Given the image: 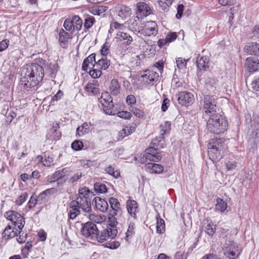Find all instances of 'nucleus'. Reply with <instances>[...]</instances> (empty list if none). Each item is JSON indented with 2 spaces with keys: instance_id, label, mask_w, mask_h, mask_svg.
<instances>
[{
  "instance_id": "obj_1",
  "label": "nucleus",
  "mask_w": 259,
  "mask_h": 259,
  "mask_svg": "<svg viewBox=\"0 0 259 259\" xmlns=\"http://www.w3.org/2000/svg\"><path fill=\"white\" fill-rule=\"evenodd\" d=\"M44 75L42 67L37 63L24 66L21 70L19 83L21 90L28 91L37 86Z\"/></svg>"
},
{
  "instance_id": "obj_2",
  "label": "nucleus",
  "mask_w": 259,
  "mask_h": 259,
  "mask_svg": "<svg viewBox=\"0 0 259 259\" xmlns=\"http://www.w3.org/2000/svg\"><path fill=\"white\" fill-rule=\"evenodd\" d=\"M208 155L213 162H219L224 156L227 151V146L223 139H211L207 144Z\"/></svg>"
},
{
  "instance_id": "obj_3",
  "label": "nucleus",
  "mask_w": 259,
  "mask_h": 259,
  "mask_svg": "<svg viewBox=\"0 0 259 259\" xmlns=\"http://www.w3.org/2000/svg\"><path fill=\"white\" fill-rule=\"evenodd\" d=\"M210 117L207 122L206 128L208 132L214 134L224 133L228 126L227 120L219 113L209 116Z\"/></svg>"
},
{
  "instance_id": "obj_4",
  "label": "nucleus",
  "mask_w": 259,
  "mask_h": 259,
  "mask_svg": "<svg viewBox=\"0 0 259 259\" xmlns=\"http://www.w3.org/2000/svg\"><path fill=\"white\" fill-rule=\"evenodd\" d=\"M117 234V230L115 225L110 224L107 226V228L103 229L99 232L98 230L97 236L95 238L94 241H97L99 242H103L106 241L108 238H114Z\"/></svg>"
},
{
  "instance_id": "obj_5",
  "label": "nucleus",
  "mask_w": 259,
  "mask_h": 259,
  "mask_svg": "<svg viewBox=\"0 0 259 259\" xmlns=\"http://www.w3.org/2000/svg\"><path fill=\"white\" fill-rule=\"evenodd\" d=\"M217 101L213 95H205L203 100L202 109L204 113L210 116L218 113Z\"/></svg>"
},
{
  "instance_id": "obj_6",
  "label": "nucleus",
  "mask_w": 259,
  "mask_h": 259,
  "mask_svg": "<svg viewBox=\"0 0 259 259\" xmlns=\"http://www.w3.org/2000/svg\"><path fill=\"white\" fill-rule=\"evenodd\" d=\"M82 24L81 19L77 15H74L65 20L63 26L67 31L73 33L80 30L82 27Z\"/></svg>"
},
{
  "instance_id": "obj_7",
  "label": "nucleus",
  "mask_w": 259,
  "mask_h": 259,
  "mask_svg": "<svg viewBox=\"0 0 259 259\" xmlns=\"http://www.w3.org/2000/svg\"><path fill=\"white\" fill-rule=\"evenodd\" d=\"M4 217L17 227L18 231L20 232L25 224L24 218L18 212L14 210H9L4 213Z\"/></svg>"
},
{
  "instance_id": "obj_8",
  "label": "nucleus",
  "mask_w": 259,
  "mask_h": 259,
  "mask_svg": "<svg viewBox=\"0 0 259 259\" xmlns=\"http://www.w3.org/2000/svg\"><path fill=\"white\" fill-rule=\"evenodd\" d=\"M135 31L145 36H155L158 32V26L155 21H148L142 28L136 27Z\"/></svg>"
},
{
  "instance_id": "obj_9",
  "label": "nucleus",
  "mask_w": 259,
  "mask_h": 259,
  "mask_svg": "<svg viewBox=\"0 0 259 259\" xmlns=\"http://www.w3.org/2000/svg\"><path fill=\"white\" fill-rule=\"evenodd\" d=\"M98 230V229L95 224L89 222L82 225L81 232L85 237L94 240L97 236Z\"/></svg>"
},
{
  "instance_id": "obj_10",
  "label": "nucleus",
  "mask_w": 259,
  "mask_h": 259,
  "mask_svg": "<svg viewBox=\"0 0 259 259\" xmlns=\"http://www.w3.org/2000/svg\"><path fill=\"white\" fill-rule=\"evenodd\" d=\"M107 96L108 99L99 98V102L102 104L104 113L108 115H114V105L112 99L108 93H102V97Z\"/></svg>"
},
{
  "instance_id": "obj_11",
  "label": "nucleus",
  "mask_w": 259,
  "mask_h": 259,
  "mask_svg": "<svg viewBox=\"0 0 259 259\" xmlns=\"http://www.w3.org/2000/svg\"><path fill=\"white\" fill-rule=\"evenodd\" d=\"M178 100L181 105L188 106L193 103L194 97L190 92H182L178 95Z\"/></svg>"
},
{
  "instance_id": "obj_12",
  "label": "nucleus",
  "mask_w": 259,
  "mask_h": 259,
  "mask_svg": "<svg viewBox=\"0 0 259 259\" xmlns=\"http://www.w3.org/2000/svg\"><path fill=\"white\" fill-rule=\"evenodd\" d=\"M72 202L84 212H89L92 210L90 198L77 197L76 200H73Z\"/></svg>"
},
{
  "instance_id": "obj_13",
  "label": "nucleus",
  "mask_w": 259,
  "mask_h": 259,
  "mask_svg": "<svg viewBox=\"0 0 259 259\" xmlns=\"http://www.w3.org/2000/svg\"><path fill=\"white\" fill-rule=\"evenodd\" d=\"M115 9L117 15L122 20L129 17L132 13L131 9L124 5H118Z\"/></svg>"
},
{
  "instance_id": "obj_14",
  "label": "nucleus",
  "mask_w": 259,
  "mask_h": 259,
  "mask_svg": "<svg viewBox=\"0 0 259 259\" xmlns=\"http://www.w3.org/2000/svg\"><path fill=\"white\" fill-rule=\"evenodd\" d=\"M245 66L250 72H255L259 70V60L254 57H248L246 59Z\"/></svg>"
},
{
  "instance_id": "obj_15",
  "label": "nucleus",
  "mask_w": 259,
  "mask_h": 259,
  "mask_svg": "<svg viewBox=\"0 0 259 259\" xmlns=\"http://www.w3.org/2000/svg\"><path fill=\"white\" fill-rule=\"evenodd\" d=\"M96 66V54L93 53L86 58L82 64V70L87 71L88 69L93 68Z\"/></svg>"
},
{
  "instance_id": "obj_16",
  "label": "nucleus",
  "mask_w": 259,
  "mask_h": 259,
  "mask_svg": "<svg viewBox=\"0 0 259 259\" xmlns=\"http://www.w3.org/2000/svg\"><path fill=\"white\" fill-rule=\"evenodd\" d=\"M137 13L141 17H146L151 13V10L149 5L145 2L137 4Z\"/></svg>"
},
{
  "instance_id": "obj_17",
  "label": "nucleus",
  "mask_w": 259,
  "mask_h": 259,
  "mask_svg": "<svg viewBox=\"0 0 259 259\" xmlns=\"http://www.w3.org/2000/svg\"><path fill=\"white\" fill-rule=\"evenodd\" d=\"M143 81L150 84L152 82L156 81L159 78V74L153 70H146L141 75Z\"/></svg>"
},
{
  "instance_id": "obj_18",
  "label": "nucleus",
  "mask_w": 259,
  "mask_h": 259,
  "mask_svg": "<svg viewBox=\"0 0 259 259\" xmlns=\"http://www.w3.org/2000/svg\"><path fill=\"white\" fill-rule=\"evenodd\" d=\"M128 212L134 219L137 218V213L138 212V204L134 200H128L126 203Z\"/></svg>"
},
{
  "instance_id": "obj_19",
  "label": "nucleus",
  "mask_w": 259,
  "mask_h": 259,
  "mask_svg": "<svg viewBox=\"0 0 259 259\" xmlns=\"http://www.w3.org/2000/svg\"><path fill=\"white\" fill-rule=\"evenodd\" d=\"M244 51L249 55L259 56V44L247 43L244 48Z\"/></svg>"
},
{
  "instance_id": "obj_20",
  "label": "nucleus",
  "mask_w": 259,
  "mask_h": 259,
  "mask_svg": "<svg viewBox=\"0 0 259 259\" xmlns=\"http://www.w3.org/2000/svg\"><path fill=\"white\" fill-rule=\"evenodd\" d=\"M146 169L152 174H161L163 171V167L159 164L152 162L147 163L145 164Z\"/></svg>"
},
{
  "instance_id": "obj_21",
  "label": "nucleus",
  "mask_w": 259,
  "mask_h": 259,
  "mask_svg": "<svg viewBox=\"0 0 259 259\" xmlns=\"http://www.w3.org/2000/svg\"><path fill=\"white\" fill-rule=\"evenodd\" d=\"M95 207L97 209L99 210L101 212H105L108 208V204L106 201L99 197H96L94 200Z\"/></svg>"
},
{
  "instance_id": "obj_22",
  "label": "nucleus",
  "mask_w": 259,
  "mask_h": 259,
  "mask_svg": "<svg viewBox=\"0 0 259 259\" xmlns=\"http://www.w3.org/2000/svg\"><path fill=\"white\" fill-rule=\"evenodd\" d=\"M15 229H16L15 231L14 228H12V227L10 225H8L5 228L2 233L3 238L6 240H8L17 236L18 229H17L16 227H15Z\"/></svg>"
},
{
  "instance_id": "obj_23",
  "label": "nucleus",
  "mask_w": 259,
  "mask_h": 259,
  "mask_svg": "<svg viewBox=\"0 0 259 259\" xmlns=\"http://www.w3.org/2000/svg\"><path fill=\"white\" fill-rule=\"evenodd\" d=\"M117 37L123 45H130L133 41L132 37L127 33L119 31L117 33Z\"/></svg>"
},
{
  "instance_id": "obj_24",
  "label": "nucleus",
  "mask_w": 259,
  "mask_h": 259,
  "mask_svg": "<svg viewBox=\"0 0 259 259\" xmlns=\"http://www.w3.org/2000/svg\"><path fill=\"white\" fill-rule=\"evenodd\" d=\"M69 171V169L68 168H64L61 170L56 171L51 176V182L60 181L62 178L66 177Z\"/></svg>"
},
{
  "instance_id": "obj_25",
  "label": "nucleus",
  "mask_w": 259,
  "mask_h": 259,
  "mask_svg": "<svg viewBox=\"0 0 259 259\" xmlns=\"http://www.w3.org/2000/svg\"><path fill=\"white\" fill-rule=\"evenodd\" d=\"M58 66L57 64L50 63L47 64L46 69V74L51 78L56 77L58 72Z\"/></svg>"
},
{
  "instance_id": "obj_26",
  "label": "nucleus",
  "mask_w": 259,
  "mask_h": 259,
  "mask_svg": "<svg viewBox=\"0 0 259 259\" xmlns=\"http://www.w3.org/2000/svg\"><path fill=\"white\" fill-rule=\"evenodd\" d=\"M91 124L84 122L81 126H78L76 131V136L81 137L89 133L91 131Z\"/></svg>"
},
{
  "instance_id": "obj_27",
  "label": "nucleus",
  "mask_w": 259,
  "mask_h": 259,
  "mask_svg": "<svg viewBox=\"0 0 259 259\" xmlns=\"http://www.w3.org/2000/svg\"><path fill=\"white\" fill-rule=\"evenodd\" d=\"M109 90L110 93L113 96H116L119 94L120 91V86L118 81L116 79H113L111 80L109 85Z\"/></svg>"
},
{
  "instance_id": "obj_28",
  "label": "nucleus",
  "mask_w": 259,
  "mask_h": 259,
  "mask_svg": "<svg viewBox=\"0 0 259 259\" xmlns=\"http://www.w3.org/2000/svg\"><path fill=\"white\" fill-rule=\"evenodd\" d=\"M109 202L113 210V214L116 215L118 213H120L121 210L120 208V204L118 200L116 198L111 197L109 199Z\"/></svg>"
},
{
  "instance_id": "obj_29",
  "label": "nucleus",
  "mask_w": 259,
  "mask_h": 259,
  "mask_svg": "<svg viewBox=\"0 0 259 259\" xmlns=\"http://www.w3.org/2000/svg\"><path fill=\"white\" fill-rule=\"evenodd\" d=\"M38 161L43 164L45 166H50L54 164V158L52 155H45L44 157L41 155L37 156Z\"/></svg>"
},
{
  "instance_id": "obj_30",
  "label": "nucleus",
  "mask_w": 259,
  "mask_h": 259,
  "mask_svg": "<svg viewBox=\"0 0 259 259\" xmlns=\"http://www.w3.org/2000/svg\"><path fill=\"white\" fill-rule=\"evenodd\" d=\"M56 192L54 188L47 189L39 194L38 196V199L44 202H47L49 199V196Z\"/></svg>"
},
{
  "instance_id": "obj_31",
  "label": "nucleus",
  "mask_w": 259,
  "mask_h": 259,
  "mask_svg": "<svg viewBox=\"0 0 259 259\" xmlns=\"http://www.w3.org/2000/svg\"><path fill=\"white\" fill-rule=\"evenodd\" d=\"M209 60L206 57H198L196 61V65L200 70H206L208 67Z\"/></svg>"
},
{
  "instance_id": "obj_32",
  "label": "nucleus",
  "mask_w": 259,
  "mask_h": 259,
  "mask_svg": "<svg viewBox=\"0 0 259 259\" xmlns=\"http://www.w3.org/2000/svg\"><path fill=\"white\" fill-rule=\"evenodd\" d=\"M205 86L209 93H215V91L216 90V81L214 78H207L205 80Z\"/></svg>"
},
{
  "instance_id": "obj_33",
  "label": "nucleus",
  "mask_w": 259,
  "mask_h": 259,
  "mask_svg": "<svg viewBox=\"0 0 259 259\" xmlns=\"http://www.w3.org/2000/svg\"><path fill=\"white\" fill-rule=\"evenodd\" d=\"M79 206L71 201L70 204V211L69 213V218L74 219L80 213Z\"/></svg>"
},
{
  "instance_id": "obj_34",
  "label": "nucleus",
  "mask_w": 259,
  "mask_h": 259,
  "mask_svg": "<svg viewBox=\"0 0 259 259\" xmlns=\"http://www.w3.org/2000/svg\"><path fill=\"white\" fill-rule=\"evenodd\" d=\"M110 66V61L106 57H103L97 62L96 61V66L99 69H107Z\"/></svg>"
},
{
  "instance_id": "obj_35",
  "label": "nucleus",
  "mask_w": 259,
  "mask_h": 259,
  "mask_svg": "<svg viewBox=\"0 0 259 259\" xmlns=\"http://www.w3.org/2000/svg\"><path fill=\"white\" fill-rule=\"evenodd\" d=\"M156 231L159 234H162L165 231V222L164 221L160 218L159 214L156 217Z\"/></svg>"
},
{
  "instance_id": "obj_36",
  "label": "nucleus",
  "mask_w": 259,
  "mask_h": 259,
  "mask_svg": "<svg viewBox=\"0 0 259 259\" xmlns=\"http://www.w3.org/2000/svg\"><path fill=\"white\" fill-rule=\"evenodd\" d=\"M84 90L88 95L96 96L99 93V88L94 87L91 83H88L84 87Z\"/></svg>"
},
{
  "instance_id": "obj_37",
  "label": "nucleus",
  "mask_w": 259,
  "mask_h": 259,
  "mask_svg": "<svg viewBox=\"0 0 259 259\" xmlns=\"http://www.w3.org/2000/svg\"><path fill=\"white\" fill-rule=\"evenodd\" d=\"M224 253L230 259H235L237 257L236 249L234 245L233 247L231 244L230 247H227L224 251Z\"/></svg>"
},
{
  "instance_id": "obj_38",
  "label": "nucleus",
  "mask_w": 259,
  "mask_h": 259,
  "mask_svg": "<svg viewBox=\"0 0 259 259\" xmlns=\"http://www.w3.org/2000/svg\"><path fill=\"white\" fill-rule=\"evenodd\" d=\"M215 209L221 212H224L227 207V203L223 199L218 198L215 204Z\"/></svg>"
},
{
  "instance_id": "obj_39",
  "label": "nucleus",
  "mask_w": 259,
  "mask_h": 259,
  "mask_svg": "<svg viewBox=\"0 0 259 259\" xmlns=\"http://www.w3.org/2000/svg\"><path fill=\"white\" fill-rule=\"evenodd\" d=\"M67 176L69 177L68 182L69 184H74L80 179L82 177V173L80 171H77L75 173L68 174Z\"/></svg>"
},
{
  "instance_id": "obj_40",
  "label": "nucleus",
  "mask_w": 259,
  "mask_h": 259,
  "mask_svg": "<svg viewBox=\"0 0 259 259\" xmlns=\"http://www.w3.org/2000/svg\"><path fill=\"white\" fill-rule=\"evenodd\" d=\"M151 144L157 148H163L165 146V142L163 137L162 136L153 139L151 141Z\"/></svg>"
},
{
  "instance_id": "obj_41",
  "label": "nucleus",
  "mask_w": 259,
  "mask_h": 259,
  "mask_svg": "<svg viewBox=\"0 0 259 259\" xmlns=\"http://www.w3.org/2000/svg\"><path fill=\"white\" fill-rule=\"evenodd\" d=\"M59 41L60 44H65L70 37L69 34L63 29H61L59 32Z\"/></svg>"
},
{
  "instance_id": "obj_42",
  "label": "nucleus",
  "mask_w": 259,
  "mask_h": 259,
  "mask_svg": "<svg viewBox=\"0 0 259 259\" xmlns=\"http://www.w3.org/2000/svg\"><path fill=\"white\" fill-rule=\"evenodd\" d=\"M171 123L169 121H165L160 126V136L163 137L165 134L168 133L170 130Z\"/></svg>"
},
{
  "instance_id": "obj_43",
  "label": "nucleus",
  "mask_w": 259,
  "mask_h": 259,
  "mask_svg": "<svg viewBox=\"0 0 259 259\" xmlns=\"http://www.w3.org/2000/svg\"><path fill=\"white\" fill-rule=\"evenodd\" d=\"M59 128V125L58 123H55V124L53 125L51 129V132L52 133L53 137L52 138L54 140H58L60 139L61 136V133L60 132H58V128Z\"/></svg>"
},
{
  "instance_id": "obj_44",
  "label": "nucleus",
  "mask_w": 259,
  "mask_h": 259,
  "mask_svg": "<svg viewBox=\"0 0 259 259\" xmlns=\"http://www.w3.org/2000/svg\"><path fill=\"white\" fill-rule=\"evenodd\" d=\"M59 128V125L58 123H55V124L53 125L51 129V132L52 133L53 137L52 138L54 140H58L60 139L61 136V133L60 132H58V128Z\"/></svg>"
},
{
  "instance_id": "obj_45",
  "label": "nucleus",
  "mask_w": 259,
  "mask_h": 259,
  "mask_svg": "<svg viewBox=\"0 0 259 259\" xmlns=\"http://www.w3.org/2000/svg\"><path fill=\"white\" fill-rule=\"evenodd\" d=\"M190 58L187 59H183L182 57H179L176 59V63L177 67L179 69H184L186 68L187 64L189 61Z\"/></svg>"
},
{
  "instance_id": "obj_46",
  "label": "nucleus",
  "mask_w": 259,
  "mask_h": 259,
  "mask_svg": "<svg viewBox=\"0 0 259 259\" xmlns=\"http://www.w3.org/2000/svg\"><path fill=\"white\" fill-rule=\"evenodd\" d=\"M215 225L212 222H207V225L205 228V232L209 235L212 236L215 232Z\"/></svg>"
},
{
  "instance_id": "obj_47",
  "label": "nucleus",
  "mask_w": 259,
  "mask_h": 259,
  "mask_svg": "<svg viewBox=\"0 0 259 259\" xmlns=\"http://www.w3.org/2000/svg\"><path fill=\"white\" fill-rule=\"evenodd\" d=\"M94 190L98 193H105L107 191L106 186L100 183L94 184Z\"/></svg>"
},
{
  "instance_id": "obj_48",
  "label": "nucleus",
  "mask_w": 259,
  "mask_h": 259,
  "mask_svg": "<svg viewBox=\"0 0 259 259\" xmlns=\"http://www.w3.org/2000/svg\"><path fill=\"white\" fill-rule=\"evenodd\" d=\"M146 158L151 161L159 162L162 158V154L161 152H157L155 154L154 153L153 155V154L147 155Z\"/></svg>"
},
{
  "instance_id": "obj_49",
  "label": "nucleus",
  "mask_w": 259,
  "mask_h": 259,
  "mask_svg": "<svg viewBox=\"0 0 259 259\" xmlns=\"http://www.w3.org/2000/svg\"><path fill=\"white\" fill-rule=\"evenodd\" d=\"M95 22V19L93 16H89L85 18L83 23V28L85 29H89L92 27Z\"/></svg>"
},
{
  "instance_id": "obj_50",
  "label": "nucleus",
  "mask_w": 259,
  "mask_h": 259,
  "mask_svg": "<svg viewBox=\"0 0 259 259\" xmlns=\"http://www.w3.org/2000/svg\"><path fill=\"white\" fill-rule=\"evenodd\" d=\"M90 190L87 188H81L78 190V196L77 197L81 198H90Z\"/></svg>"
},
{
  "instance_id": "obj_51",
  "label": "nucleus",
  "mask_w": 259,
  "mask_h": 259,
  "mask_svg": "<svg viewBox=\"0 0 259 259\" xmlns=\"http://www.w3.org/2000/svg\"><path fill=\"white\" fill-rule=\"evenodd\" d=\"M107 10V7L103 6H99L93 9L92 13L95 15L100 16Z\"/></svg>"
},
{
  "instance_id": "obj_52",
  "label": "nucleus",
  "mask_w": 259,
  "mask_h": 259,
  "mask_svg": "<svg viewBox=\"0 0 259 259\" xmlns=\"http://www.w3.org/2000/svg\"><path fill=\"white\" fill-rule=\"evenodd\" d=\"M135 223L131 222L128 225V227L126 232V240H127L129 237H132L135 234Z\"/></svg>"
},
{
  "instance_id": "obj_53",
  "label": "nucleus",
  "mask_w": 259,
  "mask_h": 259,
  "mask_svg": "<svg viewBox=\"0 0 259 259\" xmlns=\"http://www.w3.org/2000/svg\"><path fill=\"white\" fill-rule=\"evenodd\" d=\"M6 123L8 124H10L12 120L16 116V114L14 111L10 110L6 112Z\"/></svg>"
},
{
  "instance_id": "obj_54",
  "label": "nucleus",
  "mask_w": 259,
  "mask_h": 259,
  "mask_svg": "<svg viewBox=\"0 0 259 259\" xmlns=\"http://www.w3.org/2000/svg\"><path fill=\"white\" fill-rule=\"evenodd\" d=\"M83 147V143L80 140H75L71 144V148L75 151L80 150Z\"/></svg>"
},
{
  "instance_id": "obj_55",
  "label": "nucleus",
  "mask_w": 259,
  "mask_h": 259,
  "mask_svg": "<svg viewBox=\"0 0 259 259\" xmlns=\"http://www.w3.org/2000/svg\"><path fill=\"white\" fill-rule=\"evenodd\" d=\"M159 6L161 7V8L165 10L167 9V8L169 7L170 5H171L172 3V0H158Z\"/></svg>"
},
{
  "instance_id": "obj_56",
  "label": "nucleus",
  "mask_w": 259,
  "mask_h": 259,
  "mask_svg": "<svg viewBox=\"0 0 259 259\" xmlns=\"http://www.w3.org/2000/svg\"><path fill=\"white\" fill-rule=\"evenodd\" d=\"M92 70L90 69L89 73L91 77L94 78H97L101 76L102 74V72L100 70L101 69L91 68Z\"/></svg>"
},
{
  "instance_id": "obj_57",
  "label": "nucleus",
  "mask_w": 259,
  "mask_h": 259,
  "mask_svg": "<svg viewBox=\"0 0 259 259\" xmlns=\"http://www.w3.org/2000/svg\"><path fill=\"white\" fill-rule=\"evenodd\" d=\"M139 17L138 16H136L135 17L134 19H130V23H131V26H130V28H132V30L133 31H135V29H136V27H138V28H140V26L139 25Z\"/></svg>"
},
{
  "instance_id": "obj_58",
  "label": "nucleus",
  "mask_w": 259,
  "mask_h": 259,
  "mask_svg": "<svg viewBox=\"0 0 259 259\" xmlns=\"http://www.w3.org/2000/svg\"><path fill=\"white\" fill-rule=\"evenodd\" d=\"M28 195L27 193L25 192L22 194L16 200V203L17 205H20L23 203L27 198Z\"/></svg>"
},
{
  "instance_id": "obj_59",
  "label": "nucleus",
  "mask_w": 259,
  "mask_h": 259,
  "mask_svg": "<svg viewBox=\"0 0 259 259\" xmlns=\"http://www.w3.org/2000/svg\"><path fill=\"white\" fill-rule=\"evenodd\" d=\"M105 170L107 174L115 178H117L119 176V173L118 171H115L114 168L111 165H109L108 167H106Z\"/></svg>"
},
{
  "instance_id": "obj_60",
  "label": "nucleus",
  "mask_w": 259,
  "mask_h": 259,
  "mask_svg": "<svg viewBox=\"0 0 259 259\" xmlns=\"http://www.w3.org/2000/svg\"><path fill=\"white\" fill-rule=\"evenodd\" d=\"M117 115L118 117L124 119H130L132 116L130 112L125 111H119L117 113Z\"/></svg>"
},
{
  "instance_id": "obj_61",
  "label": "nucleus",
  "mask_w": 259,
  "mask_h": 259,
  "mask_svg": "<svg viewBox=\"0 0 259 259\" xmlns=\"http://www.w3.org/2000/svg\"><path fill=\"white\" fill-rule=\"evenodd\" d=\"M177 37L178 35L176 32H170L166 35L165 38L169 44L175 40Z\"/></svg>"
},
{
  "instance_id": "obj_62",
  "label": "nucleus",
  "mask_w": 259,
  "mask_h": 259,
  "mask_svg": "<svg viewBox=\"0 0 259 259\" xmlns=\"http://www.w3.org/2000/svg\"><path fill=\"white\" fill-rule=\"evenodd\" d=\"M131 111L138 118H141L143 117L144 116V112L140 110L139 109H138L135 107H132V109L131 110Z\"/></svg>"
},
{
  "instance_id": "obj_63",
  "label": "nucleus",
  "mask_w": 259,
  "mask_h": 259,
  "mask_svg": "<svg viewBox=\"0 0 259 259\" xmlns=\"http://www.w3.org/2000/svg\"><path fill=\"white\" fill-rule=\"evenodd\" d=\"M63 95V92L61 90H59L58 91V92L56 93V94H55L52 98L51 101V104H53V103L55 101H58V100H60L62 98Z\"/></svg>"
},
{
  "instance_id": "obj_64",
  "label": "nucleus",
  "mask_w": 259,
  "mask_h": 259,
  "mask_svg": "<svg viewBox=\"0 0 259 259\" xmlns=\"http://www.w3.org/2000/svg\"><path fill=\"white\" fill-rule=\"evenodd\" d=\"M9 40L5 39L0 42V52L5 51L8 48L9 45Z\"/></svg>"
}]
</instances>
